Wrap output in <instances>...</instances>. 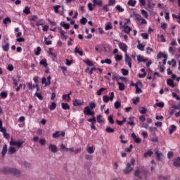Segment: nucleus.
I'll use <instances>...</instances> for the list:
<instances>
[{"mask_svg":"<svg viewBox=\"0 0 180 180\" xmlns=\"http://www.w3.org/2000/svg\"><path fill=\"white\" fill-rule=\"evenodd\" d=\"M1 172H4V174H12L15 176H20V171L15 168L6 167L1 169Z\"/></svg>","mask_w":180,"mask_h":180,"instance_id":"f257e3e1","label":"nucleus"},{"mask_svg":"<svg viewBox=\"0 0 180 180\" xmlns=\"http://www.w3.org/2000/svg\"><path fill=\"white\" fill-rule=\"evenodd\" d=\"M96 108V103H89V106H86L84 108V113L86 116H95V112L91 111L92 109H95Z\"/></svg>","mask_w":180,"mask_h":180,"instance_id":"f03ea898","label":"nucleus"},{"mask_svg":"<svg viewBox=\"0 0 180 180\" xmlns=\"http://www.w3.org/2000/svg\"><path fill=\"white\" fill-rule=\"evenodd\" d=\"M23 143L25 141H14L13 138H11V141H10V146H13L14 147H18V148H22V146H23Z\"/></svg>","mask_w":180,"mask_h":180,"instance_id":"7ed1b4c3","label":"nucleus"},{"mask_svg":"<svg viewBox=\"0 0 180 180\" xmlns=\"http://www.w3.org/2000/svg\"><path fill=\"white\" fill-rule=\"evenodd\" d=\"M113 99H115V93L113 92H111L110 97L108 96H103V101L105 102V103H108L109 101H113Z\"/></svg>","mask_w":180,"mask_h":180,"instance_id":"20e7f679","label":"nucleus"},{"mask_svg":"<svg viewBox=\"0 0 180 180\" xmlns=\"http://www.w3.org/2000/svg\"><path fill=\"white\" fill-rule=\"evenodd\" d=\"M118 46L120 49V50H122V51H124V54H127V44L123 43V42H120L118 44Z\"/></svg>","mask_w":180,"mask_h":180,"instance_id":"39448f33","label":"nucleus"},{"mask_svg":"<svg viewBox=\"0 0 180 180\" xmlns=\"http://www.w3.org/2000/svg\"><path fill=\"white\" fill-rule=\"evenodd\" d=\"M60 136H62V137H64L65 136V132H64V131H63L62 132H60V131H56L52 134V137L53 139H58V137H60Z\"/></svg>","mask_w":180,"mask_h":180,"instance_id":"423d86ee","label":"nucleus"},{"mask_svg":"<svg viewBox=\"0 0 180 180\" xmlns=\"http://www.w3.org/2000/svg\"><path fill=\"white\" fill-rule=\"evenodd\" d=\"M131 171H133V167L131 166L130 163H127L126 168L123 170L124 174L127 175L130 174Z\"/></svg>","mask_w":180,"mask_h":180,"instance_id":"0eeeda50","label":"nucleus"},{"mask_svg":"<svg viewBox=\"0 0 180 180\" xmlns=\"http://www.w3.org/2000/svg\"><path fill=\"white\" fill-rule=\"evenodd\" d=\"M125 63L129 65V68H131V58L127 53H125Z\"/></svg>","mask_w":180,"mask_h":180,"instance_id":"6e6552de","label":"nucleus"},{"mask_svg":"<svg viewBox=\"0 0 180 180\" xmlns=\"http://www.w3.org/2000/svg\"><path fill=\"white\" fill-rule=\"evenodd\" d=\"M49 148L52 153H57V146L51 143L49 146Z\"/></svg>","mask_w":180,"mask_h":180,"instance_id":"1a4fd4ad","label":"nucleus"},{"mask_svg":"<svg viewBox=\"0 0 180 180\" xmlns=\"http://www.w3.org/2000/svg\"><path fill=\"white\" fill-rule=\"evenodd\" d=\"M82 105H84V102H81L79 99H75L73 101V105L74 106H81Z\"/></svg>","mask_w":180,"mask_h":180,"instance_id":"9d476101","label":"nucleus"},{"mask_svg":"<svg viewBox=\"0 0 180 180\" xmlns=\"http://www.w3.org/2000/svg\"><path fill=\"white\" fill-rule=\"evenodd\" d=\"M137 61L139 63H146L147 59L144 58V56H141V55L137 56Z\"/></svg>","mask_w":180,"mask_h":180,"instance_id":"9b49d317","label":"nucleus"},{"mask_svg":"<svg viewBox=\"0 0 180 180\" xmlns=\"http://www.w3.org/2000/svg\"><path fill=\"white\" fill-rule=\"evenodd\" d=\"M167 84L169 85V86H171V88H175V84L174 83V81L172 79H168L167 80Z\"/></svg>","mask_w":180,"mask_h":180,"instance_id":"f8f14e48","label":"nucleus"},{"mask_svg":"<svg viewBox=\"0 0 180 180\" xmlns=\"http://www.w3.org/2000/svg\"><path fill=\"white\" fill-rule=\"evenodd\" d=\"M176 131V126H175L174 124L171 125L169 129V134H172V133H174V131Z\"/></svg>","mask_w":180,"mask_h":180,"instance_id":"ddd939ff","label":"nucleus"},{"mask_svg":"<svg viewBox=\"0 0 180 180\" xmlns=\"http://www.w3.org/2000/svg\"><path fill=\"white\" fill-rule=\"evenodd\" d=\"M15 153H16V148H15L13 146H11L8 148V154H9V155H11L12 154H15Z\"/></svg>","mask_w":180,"mask_h":180,"instance_id":"4468645a","label":"nucleus"},{"mask_svg":"<svg viewBox=\"0 0 180 180\" xmlns=\"http://www.w3.org/2000/svg\"><path fill=\"white\" fill-rule=\"evenodd\" d=\"M6 153H8V145L5 144L1 150V154H2L3 157L5 156Z\"/></svg>","mask_w":180,"mask_h":180,"instance_id":"2eb2a0df","label":"nucleus"},{"mask_svg":"<svg viewBox=\"0 0 180 180\" xmlns=\"http://www.w3.org/2000/svg\"><path fill=\"white\" fill-rule=\"evenodd\" d=\"M61 106L63 110H68V109H70V105L67 103H62Z\"/></svg>","mask_w":180,"mask_h":180,"instance_id":"dca6fc26","label":"nucleus"},{"mask_svg":"<svg viewBox=\"0 0 180 180\" xmlns=\"http://www.w3.org/2000/svg\"><path fill=\"white\" fill-rule=\"evenodd\" d=\"M3 51H9V42L6 43L5 45L2 46Z\"/></svg>","mask_w":180,"mask_h":180,"instance_id":"f3484780","label":"nucleus"},{"mask_svg":"<svg viewBox=\"0 0 180 180\" xmlns=\"http://www.w3.org/2000/svg\"><path fill=\"white\" fill-rule=\"evenodd\" d=\"M161 57H163V58H168V56L167 54H164L162 52H160L157 56L158 60L161 58Z\"/></svg>","mask_w":180,"mask_h":180,"instance_id":"a211bd4d","label":"nucleus"},{"mask_svg":"<svg viewBox=\"0 0 180 180\" xmlns=\"http://www.w3.org/2000/svg\"><path fill=\"white\" fill-rule=\"evenodd\" d=\"M60 26H62V27H64V29H70V27H71L70 24L65 23V22H61Z\"/></svg>","mask_w":180,"mask_h":180,"instance_id":"6ab92c4d","label":"nucleus"},{"mask_svg":"<svg viewBox=\"0 0 180 180\" xmlns=\"http://www.w3.org/2000/svg\"><path fill=\"white\" fill-rule=\"evenodd\" d=\"M117 85L119 86L120 91H124L125 86L124 84L120 82H117Z\"/></svg>","mask_w":180,"mask_h":180,"instance_id":"aec40b11","label":"nucleus"},{"mask_svg":"<svg viewBox=\"0 0 180 180\" xmlns=\"http://www.w3.org/2000/svg\"><path fill=\"white\" fill-rule=\"evenodd\" d=\"M87 122H89L90 123H91V124H92V123L94 124H96V117H95V115H93V117L90 118V119H88Z\"/></svg>","mask_w":180,"mask_h":180,"instance_id":"412c9836","label":"nucleus"},{"mask_svg":"<svg viewBox=\"0 0 180 180\" xmlns=\"http://www.w3.org/2000/svg\"><path fill=\"white\" fill-rule=\"evenodd\" d=\"M105 64H112V60L107 58L105 60H101V64H105Z\"/></svg>","mask_w":180,"mask_h":180,"instance_id":"4be33fe9","label":"nucleus"},{"mask_svg":"<svg viewBox=\"0 0 180 180\" xmlns=\"http://www.w3.org/2000/svg\"><path fill=\"white\" fill-rule=\"evenodd\" d=\"M153 153L151 150H148L146 153H144L143 157L147 158V157H151Z\"/></svg>","mask_w":180,"mask_h":180,"instance_id":"5701e85b","label":"nucleus"},{"mask_svg":"<svg viewBox=\"0 0 180 180\" xmlns=\"http://www.w3.org/2000/svg\"><path fill=\"white\" fill-rule=\"evenodd\" d=\"M40 65H43V67H47L48 64H47V60L46 59H42L40 62H39Z\"/></svg>","mask_w":180,"mask_h":180,"instance_id":"b1692460","label":"nucleus"},{"mask_svg":"<svg viewBox=\"0 0 180 180\" xmlns=\"http://www.w3.org/2000/svg\"><path fill=\"white\" fill-rule=\"evenodd\" d=\"M93 2L94 5H98V6H102L103 4L101 0H94Z\"/></svg>","mask_w":180,"mask_h":180,"instance_id":"393cba45","label":"nucleus"},{"mask_svg":"<svg viewBox=\"0 0 180 180\" xmlns=\"http://www.w3.org/2000/svg\"><path fill=\"white\" fill-rule=\"evenodd\" d=\"M23 13L29 15V13H30V8H29V6H25L23 10Z\"/></svg>","mask_w":180,"mask_h":180,"instance_id":"a878e982","label":"nucleus"},{"mask_svg":"<svg viewBox=\"0 0 180 180\" xmlns=\"http://www.w3.org/2000/svg\"><path fill=\"white\" fill-rule=\"evenodd\" d=\"M155 6V4L153 2V0L148 1V8H154Z\"/></svg>","mask_w":180,"mask_h":180,"instance_id":"bb28decb","label":"nucleus"},{"mask_svg":"<svg viewBox=\"0 0 180 180\" xmlns=\"http://www.w3.org/2000/svg\"><path fill=\"white\" fill-rule=\"evenodd\" d=\"M56 108H57V104L55 102L51 103V104L49 106L50 110H54Z\"/></svg>","mask_w":180,"mask_h":180,"instance_id":"cd10ccee","label":"nucleus"},{"mask_svg":"<svg viewBox=\"0 0 180 180\" xmlns=\"http://www.w3.org/2000/svg\"><path fill=\"white\" fill-rule=\"evenodd\" d=\"M131 30V27H129V25L124 26V32L125 33H130V31Z\"/></svg>","mask_w":180,"mask_h":180,"instance_id":"c85d7f7f","label":"nucleus"},{"mask_svg":"<svg viewBox=\"0 0 180 180\" xmlns=\"http://www.w3.org/2000/svg\"><path fill=\"white\" fill-rule=\"evenodd\" d=\"M134 86L136 87V94H141L143 91L140 87H139V84H134Z\"/></svg>","mask_w":180,"mask_h":180,"instance_id":"c756f323","label":"nucleus"},{"mask_svg":"<svg viewBox=\"0 0 180 180\" xmlns=\"http://www.w3.org/2000/svg\"><path fill=\"white\" fill-rule=\"evenodd\" d=\"M0 96L3 99H6V98H8V93L2 91L1 93H0Z\"/></svg>","mask_w":180,"mask_h":180,"instance_id":"7c9ffc66","label":"nucleus"},{"mask_svg":"<svg viewBox=\"0 0 180 180\" xmlns=\"http://www.w3.org/2000/svg\"><path fill=\"white\" fill-rule=\"evenodd\" d=\"M156 157L157 159L160 161L161 160V157H162V153H160L158 150L155 151Z\"/></svg>","mask_w":180,"mask_h":180,"instance_id":"2f4dec72","label":"nucleus"},{"mask_svg":"<svg viewBox=\"0 0 180 180\" xmlns=\"http://www.w3.org/2000/svg\"><path fill=\"white\" fill-rule=\"evenodd\" d=\"M84 63H85L86 65H89V67H93L94 65V63H92V62L89 59H87L86 60H84Z\"/></svg>","mask_w":180,"mask_h":180,"instance_id":"473e14b6","label":"nucleus"},{"mask_svg":"<svg viewBox=\"0 0 180 180\" xmlns=\"http://www.w3.org/2000/svg\"><path fill=\"white\" fill-rule=\"evenodd\" d=\"M60 8H61V6H60V5H56L55 6H53L55 13H60V11H58V9H60Z\"/></svg>","mask_w":180,"mask_h":180,"instance_id":"72a5a7b5","label":"nucleus"},{"mask_svg":"<svg viewBox=\"0 0 180 180\" xmlns=\"http://www.w3.org/2000/svg\"><path fill=\"white\" fill-rule=\"evenodd\" d=\"M155 106H158V108H164V106H165V104L164 103V102H159L156 103L155 104Z\"/></svg>","mask_w":180,"mask_h":180,"instance_id":"f704fd0d","label":"nucleus"},{"mask_svg":"<svg viewBox=\"0 0 180 180\" xmlns=\"http://www.w3.org/2000/svg\"><path fill=\"white\" fill-rule=\"evenodd\" d=\"M114 106L115 109H119V108H120V106H122V103H120V101H116L114 103Z\"/></svg>","mask_w":180,"mask_h":180,"instance_id":"c9c22d12","label":"nucleus"},{"mask_svg":"<svg viewBox=\"0 0 180 180\" xmlns=\"http://www.w3.org/2000/svg\"><path fill=\"white\" fill-rule=\"evenodd\" d=\"M128 5L129 6H136V1L129 0Z\"/></svg>","mask_w":180,"mask_h":180,"instance_id":"e433bc0d","label":"nucleus"},{"mask_svg":"<svg viewBox=\"0 0 180 180\" xmlns=\"http://www.w3.org/2000/svg\"><path fill=\"white\" fill-rule=\"evenodd\" d=\"M86 22H88V20L86 19V18L83 17L81 20H80V23L81 25H86Z\"/></svg>","mask_w":180,"mask_h":180,"instance_id":"4c0bfd02","label":"nucleus"},{"mask_svg":"<svg viewBox=\"0 0 180 180\" xmlns=\"http://www.w3.org/2000/svg\"><path fill=\"white\" fill-rule=\"evenodd\" d=\"M103 91H106V88H101L98 91H97V95L98 96H101L102 95V93Z\"/></svg>","mask_w":180,"mask_h":180,"instance_id":"58836bf2","label":"nucleus"},{"mask_svg":"<svg viewBox=\"0 0 180 180\" xmlns=\"http://www.w3.org/2000/svg\"><path fill=\"white\" fill-rule=\"evenodd\" d=\"M116 11H117L118 12H124V8H122L120 5H117L115 7Z\"/></svg>","mask_w":180,"mask_h":180,"instance_id":"ea45409f","label":"nucleus"},{"mask_svg":"<svg viewBox=\"0 0 180 180\" xmlns=\"http://www.w3.org/2000/svg\"><path fill=\"white\" fill-rule=\"evenodd\" d=\"M88 8L90 11H92L95 9V5L93 6L91 3H89Z\"/></svg>","mask_w":180,"mask_h":180,"instance_id":"a19ab883","label":"nucleus"},{"mask_svg":"<svg viewBox=\"0 0 180 180\" xmlns=\"http://www.w3.org/2000/svg\"><path fill=\"white\" fill-rule=\"evenodd\" d=\"M12 22V20H11V18H6L4 20V21H3V22L4 23V25H8V23H11Z\"/></svg>","mask_w":180,"mask_h":180,"instance_id":"79ce46f5","label":"nucleus"},{"mask_svg":"<svg viewBox=\"0 0 180 180\" xmlns=\"http://www.w3.org/2000/svg\"><path fill=\"white\" fill-rule=\"evenodd\" d=\"M108 122L110 124H113L115 123V120H113V115L108 116Z\"/></svg>","mask_w":180,"mask_h":180,"instance_id":"37998d69","label":"nucleus"},{"mask_svg":"<svg viewBox=\"0 0 180 180\" xmlns=\"http://www.w3.org/2000/svg\"><path fill=\"white\" fill-rule=\"evenodd\" d=\"M137 49L139 50H140L141 51H144V45L141 44H139L137 45Z\"/></svg>","mask_w":180,"mask_h":180,"instance_id":"c03bdc74","label":"nucleus"},{"mask_svg":"<svg viewBox=\"0 0 180 180\" xmlns=\"http://www.w3.org/2000/svg\"><path fill=\"white\" fill-rule=\"evenodd\" d=\"M141 14L144 15V17L148 19V13L146 11V10H141Z\"/></svg>","mask_w":180,"mask_h":180,"instance_id":"a18cd8bd","label":"nucleus"},{"mask_svg":"<svg viewBox=\"0 0 180 180\" xmlns=\"http://www.w3.org/2000/svg\"><path fill=\"white\" fill-rule=\"evenodd\" d=\"M87 153L89 154H94V148L92 146H90L87 148Z\"/></svg>","mask_w":180,"mask_h":180,"instance_id":"49530a36","label":"nucleus"},{"mask_svg":"<svg viewBox=\"0 0 180 180\" xmlns=\"http://www.w3.org/2000/svg\"><path fill=\"white\" fill-rule=\"evenodd\" d=\"M112 27H113V26H112V24H110V22H108L106 25L105 29V30H110V29H112Z\"/></svg>","mask_w":180,"mask_h":180,"instance_id":"de8ad7c7","label":"nucleus"},{"mask_svg":"<svg viewBox=\"0 0 180 180\" xmlns=\"http://www.w3.org/2000/svg\"><path fill=\"white\" fill-rule=\"evenodd\" d=\"M105 131H107V133H115V129H113L112 128H110L109 127H108L105 129Z\"/></svg>","mask_w":180,"mask_h":180,"instance_id":"09e8293b","label":"nucleus"},{"mask_svg":"<svg viewBox=\"0 0 180 180\" xmlns=\"http://www.w3.org/2000/svg\"><path fill=\"white\" fill-rule=\"evenodd\" d=\"M34 96H37V98H38L39 101H43V96H41V94H39L37 92L34 94Z\"/></svg>","mask_w":180,"mask_h":180,"instance_id":"8fccbe9b","label":"nucleus"},{"mask_svg":"<svg viewBox=\"0 0 180 180\" xmlns=\"http://www.w3.org/2000/svg\"><path fill=\"white\" fill-rule=\"evenodd\" d=\"M43 25H44V22L43 19H41L37 22V26H43Z\"/></svg>","mask_w":180,"mask_h":180,"instance_id":"3c124183","label":"nucleus"},{"mask_svg":"<svg viewBox=\"0 0 180 180\" xmlns=\"http://www.w3.org/2000/svg\"><path fill=\"white\" fill-rule=\"evenodd\" d=\"M46 81H47V79H46V77H42L41 84H45V86H47V85H49V83H47Z\"/></svg>","mask_w":180,"mask_h":180,"instance_id":"603ef678","label":"nucleus"},{"mask_svg":"<svg viewBox=\"0 0 180 180\" xmlns=\"http://www.w3.org/2000/svg\"><path fill=\"white\" fill-rule=\"evenodd\" d=\"M41 51V48L37 46V51L35 52V56H40V52Z\"/></svg>","mask_w":180,"mask_h":180,"instance_id":"864d4df0","label":"nucleus"},{"mask_svg":"<svg viewBox=\"0 0 180 180\" xmlns=\"http://www.w3.org/2000/svg\"><path fill=\"white\" fill-rule=\"evenodd\" d=\"M134 105H137L140 102V97H136V99H132Z\"/></svg>","mask_w":180,"mask_h":180,"instance_id":"5fc2aeb1","label":"nucleus"},{"mask_svg":"<svg viewBox=\"0 0 180 180\" xmlns=\"http://www.w3.org/2000/svg\"><path fill=\"white\" fill-rule=\"evenodd\" d=\"M121 71L123 75H129V70L126 69H122Z\"/></svg>","mask_w":180,"mask_h":180,"instance_id":"6e6d98bb","label":"nucleus"},{"mask_svg":"<svg viewBox=\"0 0 180 180\" xmlns=\"http://www.w3.org/2000/svg\"><path fill=\"white\" fill-rule=\"evenodd\" d=\"M135 18H136V20L138 21V22H140V20H141V16L140 15V14H135L134 15Z\"/></svg>","mask_w":180,"mask_h":180,"instance_id":"4d7b16f0","label":"nucleus"},{"mask_svg":"<svg viewBox=\"0 0 180 180\" xmlns=\"http://www.w3.org/2000/svg\"><path fill=\"white\" fill-rule=\"evenodd\" d=\"M122 58H123V56H122L120 55H116L115 56L116 61H120V60H122Z\"/></svg>","mask_w":180,"mask_h":180,"instance_id":"13d9d810","label":"nucleus"},{"mask_svg":"<svg viewBox=\"0 0 180 180\" xmlns=\"http://www.w3.org/2000/svg\"><path fill=\"white\" fill-rule=\"evenodd\" d=\"M147 75V72H144L143 74L139 73L138 75L139 78H146V76Z\"/></svg>","mask_w":180,"mask_h":180,"instance_id":"bf43d9fd","label":"nucleus"},{"mask_svg":"<svg viewBox=\"0 0 180 180\" xmlns=\"http://www.w3.org/2000/svg\"><path fill=\"white\" fill-rule=\"evenodd\" d=\"M3 136L4 139H10L11 137V135H9V134H8L6 131L3 134Z\"/></svg>","mask_w":180,"mask_h":180,"instance_id":"052dcab7","label":"nucleus"},{"mask_svg":"<svg viewBox=\"0 0 180 180\" xmlns=\"http://www.w3.org/2000/svg\"><path fill=\"white\" fill-rule=\"evenodd\" d=\"M173 98H176L177 101H180V97L176 94V93H172Z\"/></svg>","mask_w":180,"mask_h":180,"instance_id":"680f3d73","label":"nucleus"},{"mask_svg":"<svg viewBox=\"0 0 180 180\" xmlns=\"http://www.w3.org/2000/svg\"><path fill=\"white\" fill-rule=\"evenodd\" d=\"M109 5H105L103 7V9L105 12H109Z\"/></svg>","mask_w":180,"mask_h":180,"instance_id":"e2e57ef3","label":"nucleus"},{"mask_svg":"<svg viewBox=\"0 0 180 180\" xmlns=\"http://www.w3.org/2000/svg\"><path fill=\"white\" fill-rule=\"evenodd\" d=\"M44 39H45V44H46V46H50V44H52V41H50V40L47 41V38L46 37H45Z\"/></svg>","mask_w":180,"mask_h":180,"instance_id":"0e129e2a","label":"nucleus"},{"mask_svg":"<svg viewBox=\"0 0 180 180\" xmlns=\"http://www.w3.org/2000/svg\"><path fill=\"white\" fill-rule=\"evenodd\" d=\"M141 36H142L143 39H148V34H147V33H142Z\"/></svg>","mask_w":180,"mask_h":180,"instance_id":"69168bd1","label":"nucleus"},{"mask_svg":"<svg viewBox=\"0 0 180 180\" xmlns=\"http://www.w3.org/2000/svg\"><path fill=\"white\" fill-rule=\"evenodd\" d=\"M7 70H8V71H13V65H8Z\"/></svg>","mask_w":180,"mask_h":180,"instance_id":"338daca9","label":"nucleus"},{"mask_svg":"<svg viewBox=\"0 0 180 180\" xmlns=\"http://www.w3.org/2000/svg\"><path fill=\"white\" fill-rule=\"evenodd\" d=\"M140 127L144 129H148V124L146 123H142Z\"/></svg>","mask_w":180,"mask_h":180,"instance_id":"774afa93","label":"nucleus"}]
</instances>
